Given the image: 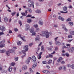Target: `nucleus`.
Here are the masks:
<instances>
[{"label":"nucleus","instance_id":"nucleus-37","mask_svg":"<svg viewBox=\"0 0 74 74\" xmlns=\"http://www.w3.org/2000/svg\"><path fill=\"white\" fill-rule=\"evenodd\" d=\"M66 47H68V48H69V49H70V45L69 44H66Z\"/></svg>","mask_w":74,"mask_h":74},{"label":"nucleus","instance_id":"nucleus-51","mask_svg":"<svg viewBox=\"0 0 74 74\" xmlns=\"http://www.w3.org/2000/svg\"><path fill=\"white\" fill-rule=\"evenodd\" d=\"M15 65V63H12L11 64V65L12 66H14Z\"/></svg>","mask_w":74,"mask_h":74},{"label":"nucleus","instance_id":"nucleus-42","mask_svg":"<svg viewBox=\"0 0 74 74\" xmlns=\"http://www.w3.org/2000/svg\"><path fill=\"white\" fill-rule=\"evenodd\" d=\"M35 40H36V41H37V40H40V38H39V37H38V38L36 37L35 38Z\"/></svg>","mask_w":74,"mask_h":74},{"label":"nucleus","instance_id":"nucleus-33","mask_svg":"<svg viewBox=\"0 0 74 74\" xmlns=\"http://www.w3.org/2000/svg\"><path fill=\"white\" fill-rule=\"evenodd\" d=\"M71 69H74V64H73L71 65Z\"/></svg>","mask_w":74,"mask_h":74},{"label":"nucleus","instance_id":"nucleus-49","mask_svg":"<svg viewBox=\"0 0 74 74\" xmlns=\"http://www.w3.org/2000/svg\"><path fill=\"white\" fill-rule=\"evenodd\" d=\"M43 64H46L47 63V61H44L42 62Z\"/></svg>","mask_w":74,"mask_h":74},{"label":"nucleus","instance_id":"nucleus-7","mask_svg":"<svg viewBox=\"0 0 74 74\" xmlns=\"http://www.w3.org/2000/svg\"><path fill=\"white\" fill-rule=\"evenodd\" d=\"M42 52H40L38 55L37 56L38 59H40L41 58V55H42Z\"/></svg>","mask_w":74,"mask_h":74},{"label":"nucleus","instance_id":"nucleus-22","mask_svg":"<svg viewBox=\"0 0 74 74\" xmlns=\"http://www.w3.org/2000/svg\"><path fill=\"white\" fill-rule=\"evenodd\" d=\"M27 20V22L28 23H31V22L33 21H32V19H28Z\"/></svg>","mask_w":74,"mask_h":74},{"label":"nucleus","instance_id":"nucleus-15","mask_svg":"<svg viewBox=\"0 0 74 74\" xmlns=\"http://www.w3.org/2000/svg\"><path fill=\"white\" fill-rule=\"evenodd\" d=\"M27 69V66L26 65H24L23 66L22 68V70H23L24 71H25V70H26Z\"/></svg>","mask_w":74,"mask_h":74},{"label":"nucleus","instance_id":"nucleus-52","mask_svg":"<svg viewBox=\"0 0 74 74\" xmlns=\"http://www.w3.org/2000/svg\"><path fill=\"white\" fill-rule=\"evenodd\" d=\"M32 5L31 4H30V3H28V5L29 7H32Z\"/></svg>","mask_w":74,"mask_h":74},{"label":"nucleus","instance_id":"nucleus-31","mask_svg":"<svg viewBox=\"0 0 74 74\" xmlns=\"http://www.w3.org/2000/svg\"><path fill=\"white\" fill-rule=\"evenodd\" d=\"M16 14V12H12L11 13V15L12 16H14V15H15V14Z\"/></svg>","mask_w":74,"mask_h":74},{"label":"nucleus","instance_id":"nucleus-14","mask_svg":"<svg viewBox=\"0 0 74 74\" xmlns=\"http://www.w3.org/2000/svg\"><path fill=\"white\" fill-rule=\"evenodd\" d=\"M26 28L25 29L26 30H27L28 29H29L30 28V26L28 24H26Z\"/></svg>","mask_w":74,"mask_h":74},{"label":"nucleus","instance_id":"nucleus-23","mask_svg":"<svg viewBox=\"0 0 74 74\" xmlns=\"http://www.w3.org/2000/svg\"><path fill=\"white\" fill-rule=\"evenodd\" d=\"M55 42L56 45H60V43L59 41H56Z\"/></svg>","mask_w":74,"mask_h":74},{"label":"nucleus","instance_id":"nucleus-3","mask_svg":"<svg viewBox=\"0 0 74 74\" xmlns=\"http://www.w3.org/2000/svg\"><path fill=\"white\" fill-rule=\"evenodd\" d=\"M12 52H14V50H10L9 51H7L6 52V54L7 56H8L10 55V53H12Z\"/></svg>","mask_w":74,"mask_h":74},{"label":"nucleus","instance_id":"nucleus-36","mask_svg":"<svg viewBox=\"0 0 74 74\" xmlns=\"http://www.w3.org/2000/svg\"><path fill=\"white\" fill-rule=\"evenodd\" d=\"M21 14L23 16H26V14H25V12H23V13H21Z\"/></svg>","mask_w":74,"mask_h":74},{"label":"nucleus","instance_id":"nucleus-47","mask_svg":"<svg viewBox=\"0 0 74 74\" xmlns=\"http://www.w3.org/2000/svg\"><path fill=\"white\" fill-rule=\"evenodd\" d=\"M71 21V19L70 18H68L66 20V21L67 22H68V21Z\"/></svg>","mask_w":74,"mask_h":74},{"label":"nucleus","instance_id":"nucleus-41","mask_svg":"<svg viewBox=\"0 0 74 74\" xmlns=\"http://www.w3.org/2000/svg\"><path fill=\"white\" fill-rule=\"evenodd\" d=\"M3 34H4L3 32H0V36H1V35H3Z\"/></svg>","mask_w":74,"mask_h":74},{"label":"nucleus","instance_id":"nucleus-43","mask_svg":"<svg viewBox=\"0 0 74 74\" xmlns=\"http://www.w3.org/2000/svg\"><path fill=\"white\" fill-rule=\"evenodd\" d=\"M36 34V32H34L32 33V36H35Z\"/></svg>","mask_w":74,"mask_h":74},{"label":"nucleus","instance_id":"nucleus-44","mask_svg":"<svg viewBox=\"0 0 74 74\" xmlns=\"http://www.w3.org/2000/svg\"><path fill=\"white\" fill-rule=\"evenodd\" d=\"M28 11L30 13L32 12V10H31V9L30 8H29L28 9Z\"/></svg>","mask_w":74,"mask_h":74},{"label":"nucleus","instance_id":"nucleus-58","mask_svg":"<svg viewBox=\"0 0 74 74\" xmlns=\"http://www.w3.org/2000/svg\"><path fill=\"white\" fill-rule=\"evenodd\" d=\"M49 57H50L51 58H52L53 57V56H52V55H51V54H49Z\"/></svg>","mask_w":74,"mask_h":74},{"label":"nucleus","instance_id":"nucleus-56","mask_svg":"<svg viewBox=\"0 0 74 74\" xmlns=\"http://www.w3.org/2000/svg\"><path fill=\"white\" fill-rule=\"evenodd\" d=\"M48 50L49 51H51V50H52V48L49 47L48 48Z\"/></svg>","mask_w":74,"mask_h":74},{"label":"nucleus","instance_id":"nucleus-19","mask_svg":"<svg viewBox=\"0 0 74 74\" xmlns=\"http://www.w3.org/2000/svg\"><path fill=\"white\" fill-rule=\"evenodd\" d=\"M63 11H66L67 10V7L66 6H65L63 8Z\"/></svg>","mask_w":74,"mask_h":74},{"label":"nucleus","instance_id":"nucleus-62","mask_svg":"<svg viewBox=\"0 0 74 74\" xmlns=\"http://www.w3.org/2000/svg\"><path fill=\"white\" fill-rule=\"evenodd\" d=\"M49 44L50 45H52V42H49Z\"/></svg>","mask_w":74,"mask_h":74},{"label":"nucleus","instance_id":"nucleus-35","mask_svg":"<svg viewBox=\"0 0 74 74\" xmlns=\"http://www.w3.org/2000/svg\"><path fill=\"white\" fill-rule=\"evenodd\" d=\"M69 25H70L71 26H73V22H70L69 23Z\"/></svg>","mask_w":74,"mask_h":74},{"label":"nucleus","instance_id":"nucleus-45","mask_svg":"<svg viewBox=\"0 0 74 74\" xmlns=\"http://www.w3.org/2000/svg\"><path fill=\"white\" fill-rule=\"evenodd\" d=\"M31 4H32V5L33 7V8H34V3L33 2H32Z\"/></svg>","mask_w":74,"mask_h":74},{"label":"nucleus","instance_id":"nucleus-48","mask_svg":"<svg viewBox=\"0 0 74 74\" xmlns=\"http://www.w3.org/2000/svg\"><path fill=\"white\" fill-rule=\"evenodd\" d=\"M63 69L65 71L66 70V67L65 66H63Z\"/></svg>","mask_w":74,"mask_h":74},{"label":"nucleus","instance_id":"nucleus-5","mask_svg":"<svg viewBox=\"0 0 74 74\" xmlns=\"http://www.w3.org/2000/svg\"><path fill=\"white\" fill-rule=\"evenodd\" d=\"M39 24L41 26L43 25V22H42V20L40 19L39 20V22H38Z\"/></svg>","mask_w":74,"mask_h":74},{"label":"nucleus","instance_id":"nucleus-46","mask_svg":"<svg viewBox=\"0 0 74 74\" xmlns=\"http://www.w3.org/2000/svg\"><path fill=\"white\" fill-rule=\"evenodd\" d=\"M68 37L70 38H72V36L71 35H69L68 36Z\"/></svg>","mask_w":74,"mask_h":74},{"label":"nucleus","instance_id":"nucleus-17","mask_svg":"<svg viewBox=\"0 0 74 74\" xmlns=\"http://www.w3.org/2000/svg\"><path fill=\"white\" fill-rule=\"evenodd\" d=\"M58 19H60V20H61V21H64V19L61 16H59L58 17Z\"/></svg>","mask_w":74,"mask_h":74},{"label":"nucleus","instance_id":"nucleus-2","mask_svg":"<svg viewBox=\"0 0 74 74\" xmlns=\"http://www.w3.org/2000/svg\"><path fill=\"white\" fill-rule=\"evenodd\" d=\"M5 39H4L0 43V48H3V47H4V42H5Z\"/></svg>","mask_w":74,"mask_h":74},{"label":"nucleus","instance_id":"nucleus-39","mask_svg":"<svg viewBox=\"0 0 74 74\" xmlns=\"http://www.w3.org/2000/svg\"><path fill=\"white\" fill-rule=\"evenodd\" d=\"M14 59L16 61H17L18 60V58L16 57H15L14 58Z\"/></svg>","mask_w":74,"mask_h":74},{"label":"nucleus","instance_id":"nucleus-64","mask_svg":"<svg viewBox=\"0 0 74 74\" xmlns=\"http://www.w3.org/2000/svg\"><path fill=\"white\" fill-rule=\"evenodd\" d=\"M20 18H21V19H23V16H20Z\"/></svg>","mask_w":74,"mask_h":74},{"label":"nucleus","instance_id":"nucleus-8","mask_svg":"<svg viewBox=\"0 0 74 74\" xmlns=\"http://www.w3.org/2000/svg\"><path fill=\"white\" fill-rule=\"evenodd\" d=\"M70 33V34H72V35H74V31H73V29H71L69 30Z\"/></svg>","mask_w":74,"mask_h":74},{"label":"nucleus","instance_id":"nucleus-25","mask_svg":"<svg viewBox=\"0 0 74 74\" xmlns=\"http://www.w3.org/2000/svg\"><path fill=\"white\" fill-rule=\"evenodd\" d=\"M12 67L10 66L8 69V70L9 71V72H11V71H12Z\"/></svg>","mask_w":74,"mask_h":74},{"label":"nucleus","instance_id":"nucleus-12","mask_svg":"<svg viewBox=\"0 0 74 74\" xmlns=\"http://www.w3.org/2000/svg\"><path fill=\"white\" fill-rule=\"evenodd\" d=\"M1 30L2 31H5L6 30V29H5V28L4 27V26H3L1 27Z\"/></svg>","mask_w":74,"mask_h":74},{"label":"nucleus","instance_id":"nucleus-38","mask_svg":"<svg viewBox=\"0 0 74 74\" xmlns=\"http://www.w3.org/2000/svg\"><path fill=\"white\" fill-rule=\"evenodd\" d=\"M41 49L42 51L44 50V46H41Z\"/></svg>","mask_w":74,"mask_h":74},{"label":"nucleus","instance_id":"nucleus-16","mask_svg":"<svg viewBox=\"0 0 74 74\" xmlns=\"http://www.w3.org/2000/svg\"><path fill=\"white\" fill-rule=\"evenodd\" d=\"M35 12L38 14H41V11L40 10H36Z\"/></svg>","mask_w":74,"mask_h":74},{"label":"nucleus","instance_id":"nucleus-55","mask_svg":"<svg viewBox=\"0 0 74 74\" xmlns=\"http://www.w3.org/2000/svg\"><path fill=\"white\" fill-rule=\"evenodd\" d=\"M31 16H32V15H28L26 16V17H31Z\"/></svg>","mask_w":74,"mask_h":74},{"label":"nucleus","instance_id":"nucleus-20","mask_svg":"<svg viewBox=\"0 0 74 74\" xmlns=\"http://www.w3.org/2000/svg\"><path fill=\"white\" fill-rule=\"evenodd\" d=\"M29 30L31 33H33V32L34 31V28H32L30 29Z\"/></svg>","mask_w":74,"mask_h":74},{"label":"nucleus","instance_id":"nucleus-9","mask_svg":"<svg viewBox=\"0 0 74 74\" xmlns=\"http://www.w3.org/2000/svg\"><path fill=\"white\" fill-rule=\"evenodd\" d=\"M18 37H19L20 38H21L22 39V40L23 41H25L26 40L25 39V38H23L22 37H21V35L20 34L18 36Z\"/></svg>","mask_w":74,"mask_h":74},{"label":"nucleus","instance_id":"nucleus-59","mask_svg":"<svg viewBox=\"0 0 74 74\" xmlns=\"http://www.w3.org/2000/svg\"><path fill=\"white\" fill-rule=\"evenodd\" d=\"M14 31H15V32H17V31H18V29H17V28H14Z\"/></svg>","mask_w":74,"mask_h":74},{"label":"nucleus","instance_id":"nucleus-34","mask_svg":"<svg viewBox=\"0 0 74 74\" xmlns=\"http://www.w3.org/2000/svg\"><path fill=\"white\" fill-rule=\"evenodd\" d=\"M44 73H46V74H47V73H49V71H44Z\"/></svg>","mask_w":74,"mask_h":74},{"label":"nucleus","instance_id":"nucleus-6","mask_svg":"<svg viewBox=\"0 0 74 74\" xmlns=\"http://www.w3.org/2000/svg\"><path fill=\"white\" fill-rule=\"evenodd\" d=\"M68 51L70 52H73V51H74V47H72L71 49H68Z\"/></svg>","mask_w":74,"mask_h":74},{"label":"nucleus","instance_id":"nucleus-24","mask_svg":"<svg viewBox=\"0 0 74 74\" xmlns=\"http://www.w3.org/2000/svg\"><path fill=\"white\" fill-rule=\"evenodd\" d=\"M4 19L5 22H8V18L6 17H4Z\"/></svg>","mask_w":74,"mask_h":74},{"label":"nucleus","instance_id":"nucleus-50","mask_svg":"<svg viewBox=\"0 0 74 74\" xmlns=\"http://www.w3.org/2000/svg\"><path fill=\"white\" fill-rule=\"evenodd\" d=\"M58 69L59 70H61L62 69V66H60L58 68Z\"/></svg>","mask_w":74,"mask_h":74},{"label":"nucleus","instance_id":"nucleus-28","mask_svg":"<svg viewBox=\"0 0 74 74\" xmlns=\"http://www.w3.org/2000/svg\"><path fill=\"white\" fill-rule=\"evenodd\" d=\"M60 13H62L63 14H66V13H68V12L66 11V12H64L63 11H60Z\"/></svg>","mask_w":74,"mask_h":74},{"label":"nucleus","instance_id":"nucleus-29","mask_svg":"<svg viewBox=\"0 0 74 74\" xmlns=\"http://www.w3.org/2000/svg\"><path fill=\"white\" fill-rule=\"evenodd\" d=\"M52 61L51 60H50L48 62V64H51L52 63Z\"/></svg>","mask_w":74,"mask_h":74},{"label":"nucleus","instance_id":"nucleus-27","mask_svg":"<svg viewBox=\"0 0 74 74\" xmlns=\"http://www.w3.org/2000/svg\"><path fill=\"white\" fill-rule=\"evenodd\" d=\"M5 50H0V53H4V52H5Z\"/></svg>","mask_w":74,"mask_h":74},{"label":"nucleus","instance_id":"nucleus-40","mask_svg":"<svg viewBox=\"0 0 74 74\" xmlns=\"http://www.w3.org/2000/svg\"><path fill=\"white\" fill-rule=\"evenodd\" d=\"M19 24H20V26H22V21H19Z\"/></svg>","mask_w":74,"mask_h":74},{"label":"nucleus","instance_id":"nucleus-4","mask_svg":"<svg viewBox=\"0 0 74 74\" xmlns=\"http://www.w3.org/2000/svg\"><path fill=\"white\" fill-rule=\"evenodd\" d=\"M32 59V58L29 57L28 58L26 59L25 60V63L27 64H29L30 62V60Z\"/></svg>","mask_w":74,"mask_h":74},{"label":"nucleus","instance_id":"nucleus-18","mask_svg":"<svg viewBox=\"0 0 74 74\" xmlns=\"http://www.w3.org/2000/svg\"><path fill=\"white\" fill-rule=\"evenodd\" d=\"M37 66V63H36L32 65V68L33 69H35V68Z\"/></svg>","mask_w":74,"mask_h":74},{"label":"nucleus","instance_id":"nucleus-10","mask_svg":"<svg viewBox=\"0 0 74 74\" xmlns=\"http://www.w3.org/2000/svg\"><path fill=\"white\" fill-rule=\"evenodd\" d=\"M45 33H46V38H48V37H49V33H48V31H45Z\"/></svg>","mask_w":74,"mask_h":74},{"label":"nucleus","instance_id":"nucleus-63","mask_svg":"<svg viewBox=\"0 0 74 74\" xmlns=\"http://www.w3.org/2000/svg\"><path fill=\"white\" fill-rule=\"evenodd\" d=\"M67 66L68 67H71V65H70V64H68Z\"/></svg>","mask_w":74,"mask_h":74},{"label":"nucleus","instance_id":"nucleus-60","mask_svg":"<svg viewBox=\"0 0 74 74\" xmlns=\"http://www.w3.org/2000/svg\"><path fill=\"white\" fill-rule=\"evenodd\" d=\"M61 64H64L65 63V62L64 61H62L61 62Z\"/></svg>","mask_w":74,"mask_h":74},{"label":"nucleus","instance_id":"nucleus-30","mask_svg":"<svg viewBox=\"0 0 74 74\" xmlns=\"http://www.w3.org/2000/svg\"><path fill=\"white\" fill-rule=\"evenodd\" d=\"M17 44L18 45H21V44H22V42L21 41H19L17 42Z\"/></svg>","mask_w":74,"mask_h":74},{"label":"nucleus","instance_id":"nucleus-1","mask_svg":"<svg viewBox=\"0 0 74 74\" xmlns=\"http://www.w3.org/2000/svg\"><path fill=\"white\" fill-rule=\"evenodd\" d=\"M25 50H23L22 51V52L23 53L24 56H21L22 58H23V57L26 56V52L28 51V45H26L24 47Z\"/></svg>","mask_w":74,"mask_h":74},{"label":"nucleus","instance_id":"nucleus-61","mask_svg":"<svg viewBox=\"0 0 74 74\" xmlns=\"http://www.w3.org/2000/svg\"><path fill=\"white\" fill-rule=\"evenodd\" d=\"M72 6L70 5L69 6L68 8H72Z\"/></svg>","mask_w":74,"mask_h":74},{"label":"nucleus","instance_id":"nucleus-53","mask_svg":"<svg viewBox=\"0 0 74 74\" xmlns=\"http://www.w3.org/2000/svg\"><path fill=\"white\" fill-rule=\"evenodd\" d=\"M33 43H30L29 44V47H32V45H33Z\"/></svg>","mask_w":74,"mask_h":74},{"label":"nucleus","instance_id":"nucleus-21","mask_svg":"<svg viewBox=\"0 0 74 74\" xmlns=\"http://www.w3.org/2000/svg\"><path fill=\"white\" fill-rule=\"evenodd\" d=\"M40 30V29L39 28H36L35 29V32H38Z\"/></svg>","mask_w":74,"mask_h":74},{"label":"nucleus","instance_id":"nucleus-26","mask_svg":"<svg viewBox=\"0 0 74 74\" xmlns=\"http://www.w3.org/2000/svg\"><path fill=\"white\" fill-rule=\"evenodd\" d=\"M33 27H35V28H38V25L37 24H34L33 26Z\"/></svg>","mask_w":74,"mask_h":74},{"label":"nucleus","instance_id":"nucleus-32","mask_svg":"<svg viewBox=\"0 0 74 74\" xmlns=\"http://www.w3.org/2000/svg\"><path fill=\"white\" fill-rule=\"evenodd\" d=\"M46 34H47V33H45V32L44 33H43L42 34L41 36H45Z\"/></svg>","mask_w":74,"mask_h":74},{"label":"nucleus","instance_id":"nucleus-57","mask_svg":"<svg viewBox=\"0 0 74 74\" xmlns=\"http://www.w3.org/2000/svg\"><path fill=\"white\" fill-rule=\"evenodd\" d=\"M54 27H58V25H54Z\"/></svg>","mask_w":74,"mask_h":74},{"label":"nucleus","instance_id":"nucleus-11","mask_svg":"<svg viewBox=\"0 0 74 74\" xmlns=\"http://www.w3.org/2000/svg\"><path fill=\"white\" fill-rule=\"evenodd\" d=\"M62 25L63 26L62 27L63 29L65 30V31H66V32H68V29H67V28H66V27L64 26V25L62 24Z\"/></svg>","mask_w":74,"mask_h":74},{"label":"nucleus","instance_id":"nucleus-54","mask_svg":"<svg viewBox=\"0 0 74 74\" xmlns=\"http://www.w3.org/2000/svg\"><path fill=\"white\" fill-rule=\"evenodd\" d=\"M66 56L67 57H69V53H66Z\"/></svg>","mask_w":74,"mask_h":74},{"label":"nucleus","instance_id":"nucleus-13","mask_svg":"<svg viewBox=\"0 0 74 74\" xmlns=\"http://www.w3.org/2000/svg\"><path fill=\"white\" fill-rule=\"evenodd\" d=\"M32 59V61H34V62H36V57L34 56H33Z\"/></svg>","mask_w":74,"mask_h":74}]
</instances>
